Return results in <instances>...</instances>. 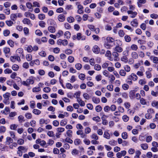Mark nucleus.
I'll list each match as a JSON object with an SVG mask.
<instances>
[{"label": "nucleus", "instance_id": "nucleus-33", "mask_svg": "<svg viewBox=\"0 0 158 158\" xmlns=\"http://www.w3.org/2000/svg\"><path fill=\"white\" fill-rule=\"evenodd\" d=\"M12 69L15 71H17L19 69V66L16 64H14L12 67Z\"/></svg>", "mask_w": 158, "mask_h": 158}, {"label": "nucleus", "instance_id": "nucleus-26", "mask_svg": "<svg viewBox=\"0 0 158 158\" xmlns=\"http://www.w3.org/2000/svg\"><path fill=\"white\" fill-rule=\"evenodd\" d=\"M26 48V50L28 52H31L33 51L32 47L31 45L27 46Z\"/></svg>", "mask_w": 158, "mask_h": 158}, {"label": "nucleus", "instance_id": "nucleus-64", "mask_svg": "<svg viewBox=\"0 0 158 158\" xmlns=\"http://www.w3.org/2000/svg\"><path fill=\"white\" fill-rule=\"evenodd\" d=\"M79 78L82 80H84L85 79V75L82 73H81L78 76Z\"/></svg>", "mask_w": 158, "mask_h": 158}, {"label": "nucleus", "instance_id": "nucleus-8", "mask_svg": "<svg viewBox=\"0 0 158 158\" xmlns=\"http://www.w3.org/2000/svg\"><path fill=\"white\" fill-rule=\"evenodd\" d=\"M140 70L141 71H139L137 72L136 74L138 76L140 77H142L143 75V72L144 71V69L143 67H141L140 68Z\"/></svg>", "mask_w": 158, "mask_h": 158}, {"label": "nucleus", "instance_id": "nucleus-61", "mask_svg": "<svg viewBox=\"0 0 158 158\" xmlns=\"http://www.w3.org/2000/svg\"><path fill=\"white\" fill-rule=\"evenodd\" d=\"M27 83L29 85L30 84H33L34 82V81L33 79L29 78L27 80Z\"/></svg>", "mask_w": 158, "mask_h": 158}, {"label": "nucleus", "instance_id": "nucleus-57", "mask_svg": "<svg viewBox=\"0 0 158 158\" xmlns=\"http://www.w3.org/2000/svg\"><path fill=\"white\" fill-rule=\"evenodd\" d=\"M81 141L80 139H75L74 141V144L76 145H78L81 143Z\"/></svg>", "mask_w": 158, "mask_h": 158}, {"label": "nucleus", "instance_id": "nucleus-11", "mask_svg": "<svg viewBox=\"0 0 158 158\" xmlns=\"http://www.w3.org/2000/svg\"><path fill=\"white\" fill-rule=\"evenodd\" d=\"M131 24L132 26L137 27L138 26V21L137 19H134L131 22Z\"/></svg>", "mask_w": 158, "mask_h": 158}, {"label": "nucleus", "instance_id": "nucleus-20", "mask_svg": "<svg viewBox=\"0 0 158 158\" xmlns=\"http://www.w3.org/2000/svg\"><path fill=\"white\" fill-rule=\"evenodd\" d=\"M23 22L24 24H27L28 25L31 24L30 20L27 18H25L23 19Z\"/></svg>", "mask_w": 158, "mask_h": 158}, {"label": "nucleus", "instance_id": "nucleus-34", "mask_svg": "<svg viewBox=\"0 0 158 158\" xmlns=\"http://www.w3.org/2000/svg\"><path fill=\"white\" fill-rule=\"evenodd\" d=\"M131 48L133 51H136L138 48L137 46L135 44H133L131 45Z\"/></svg>", "mask_w": 158, "mask_h": 158}, {"label": "nucleus", "instance_id": "nucleus-48", "mask_svg": "<svg viewBox=\"0 0 158 158\" xmlns=\"http://www.w3.org/2000/svg\"><path fill=\"white\" fill-rule=\"evenodd\" d=\"M7 43L10 47H13L14 46V42L12 40H8Z\"/></svg>", "mask_w": 158, "mask_h": 158}, {"label": "nucleus", "instance_id": "nucleus-2", "mask_svg": "<svg viewBox=\"0 0 158 158\" xmlns=\"http://www.w3.org/2000/svg\"><path fill=\"white\" fill-rule=\"evenodd\" d=\"M56 131L57 132L56 133V136L59 138L61 133L64 131V129L62 127H58L56 129Z\"/></svg>", "mask_w": 158, "mask_h": 158}, {"label": "nucleus", "instance_id": "nucleus-6", "mask_svg": "<svg viewBox=\"0 0 158 158\" xmlns=\"http://www.w3.org/2000/svg\"><path fill=\"white\" fill-rule=\"evenodd\" d=\"M127 13L128 15H130V17L132 18L135 17L137 14L136 12H133L132 10H128Z\"/></svg>", "mask_w": 158, "mask_h": 158}, {"label": "nucleus", "instance_id": "nucleus-37", "mask_svg": "<svg viewBox=\"0 0 158 158\" xmlns=\"http://www.w3.org/2000/svg\"><path fill=\"white\" fill-rule=\"evenodd\" d=\"M17 143L20 145H23L24 143V140L22 139L19 138L17 140Z\"/></svg>", "mask_w": 158, "mask_h": 158}, {"label": "nucleus", "instance_id": "nucleus-9", "mask_svg": "<svg viewBox=\"0 0 158 158\" xmlns=\"http://www.w3.org/2000/svg\"><path fill=\"white\" fill-rule=\"evenodd\" d=\"M57 19L58 21L60 22H64L65 19V17L63 14H60L58 15Z\"/></svg>", "mask_w": 158, "mask_h": 158}, {"label": "nucleus", "instance_id": "nucleus-46", "mask_svg": "<svg viewBox=\"0 0 158 158\" xmlns=\"http://www.w3.org/2000/svg\"><path fill=\"white\" fill-rule=\"evenodd\" d=\"M39 25L42 27L44 28L45 27L46 23L43 21H40L39 22Z\"/></svg>", "mask_w": 158, "mask_h": 158}, {"label": "nucleus", "instance_id": "nucleus-3", "mask_svg": "<svg viewBox=\"0 0 158 158\" xmlns=\"http://www.w3.org/2000/svg\"><path fill=\"white\" fill-rule=\"evenodd\" d=\"M10 60L13 62H15L16 60L19 62L21 61L20 58L18 56H11L10 58Z\"/></svg>", "mask_w": 158, "mask_h": 158}, {"label": "nucleus", "instance_id": "nucleus-59", "mask_svg": "<svg viewBox=\"0 0 158 158\" xmlns=\"http://www.w3.org/2000/svg\"><path fill=\"white\" fill-rule=\"evenodd\" d=\"M64 28L66 29H69L71 28L70 25L67 23H65L64 24Z\"/></svg>", "mask_w": 158, "mask_h": 158}, {"label": "nucleus", "instance_id": "nucleus-12", "mask_svg": "<svg viewBox=\"0 0 158 158\" xmlns=\"http://www.w3.org/2000/svg\"><path fill=\"white\" fill-rule=\"evenodd\" d=\"M135 91L134 90H131L129 92V97L131 99H133L135 98Z\"/></svg>", "mask_w": 158, "mask_h": 158}, {"label": "nucleus", "instance_id": "nucleus-32", "mask_svg": "<svg viewBox=\"0 0 158 158\" xmlns=\"http://www.w3.org/2000/svg\"><path fill=\"white\" fill-rule=\"evenodd\" d=\"M18 150H19L21 151H23L24 152H26L27 150V149L24 146H20L18 148Z\"/></svg>", "mask_w": 158, "mask_h": 158}, {"label": "nucleus", "instance_id": "nucleus-13", "mask_svg": "<svg viewBox=\"0 0 158 158\" xmlns=\"http://www.w3.org/2000/svg\"><path fill=\"white\" fill-rule=\"evenodd\" d=\"M103 137L107 139H109L110 138V134L108 131H106L104 132Z\"/></svg>", "mask_w": 158, "mask_h": 158}, {"label": "nucleus", "instance_id": "nucleus-25", "mask_svg": "<svg viewBox=\"0 0 158 158\" xmlns=\"http://www.w3.org/2000/svg\"><path fill=\"white\" fill-rule=\"evenodd\" d=\"M48 30L51 33H54L56 30L55 27L53 26H49L48 27Z\"/></svg>", "mask_w": 158, "mask_h": 158}, {"label": "nucleus", "instance_id": "nucleus-14", "mask_svg": "<svg viewBox=\"0 0 158 158\" xmlns=\"http://www.w3.org/2000/svg\"><path fill=\"white\" fill-rule=\"evenodd\" d=\"M146 0H138L137 4L138 6L139 7H142V4H144L146 3Z\"/></svg>", "mask_w": 158, "mask_h": 158}, {"label": "nucleus", "instance_id": "nucleus-23", "mask_svg": "<svg viewBox=\"0 0 158 158\" xmlns=\"http://www.w3.org/2000/svg\"><path fill=\"white\" fill-rule=\"evenodd\" d=\"M32 112L34 114L38 115L40 114L41 113V111L39 110L35 109L33 110Z\"/></svg>", "mask_w": 158, "mask_h": 158}, {"label": "nucleus", "instance_id": "nucleus-22", "mask_svg": "<svg viewBox=\"0 0 158 158\" xmlns=\"http://www.w3.org/2000/svg\"><path fill=\"white\" fill-rule=\"evenodd\" d=\"M18 144L16 142H13L11 144H10L9 146V148L11 149H13L14 148L16 147L17 146Z\"/></svg>", "mask_w": 158, "mask_h": 158}, {"label": "nucleus", "instance_id": "nucleus-63", "mask_svg": "<svg viewBox=\"0 0 158 158\" xmlns=\"http://www.w3.org/2000/svg\"><path fill=\"white\" fill-rule=\"evenodd\" d=\"M152 106L153 107H155L156 108L158 109V102L154 101L152 102Z\"/></svg>", "mask_w": 158, "mask_h": 158}, {"label": "nucleus", "instance_id": "nucleus-30", "mask_svg": "<svg viewBox=\"0 0 158 158\" xmlns=\"http://www.w3.org/2000/svg\"><path fill=\"white\" fill-rule=\"evenodd\" d=\"M119 74L122 76L124 77L126 75V72L124 69H121L119 72Z\"/></svg>", "mask_w": 158, "mask_h": 158}, {"label": "nucleus", "instance_id": "nucleus-42", "mask_svg": "<svg viewBox=\"0 0 158 158\" xmlns=\"http://www.w3.org/2000/svg\"><path fill=\"white\" fill-rule=\"evenodd\" d=\"M124 69L126 72H129L131 70V68L129 66L125 65L124 66Z\"/></svg>", "mask_w": 158, "mask_h": 158}, {"label": "nucleus", "instance_id": "nucleus-4", "mask_svg": "<svg viewBox=\"0 0 158 158\" xmlns=\"http://www.w3.org/2000/svg\"><path fill=\"white\" fill-rule=\"evenodd\" d=\"M127 79L128 80L132 79L133 81H135L138 79V77L135 73H132L128 77Z\"/></svg>", "mask_w": 158, "mask_h": 158}, {"label": "nucleus", "instance_id": "nucleus-28", "mask_svg": "<svg viewBox=\"0 0 158 158\" xmlns=\"http://www.w3.org/2000/svg\"><path fill=\"white\" fill-rule=\"evenodd\" d=\"M64 35L65 36V38H66V39H69L70 37L71 33L69 31H66L65 32L64 34Z\"/></svg>", "mask_w": 158, "mask_h": 158}, {"label": "nucleus", "instance_id": "nucleus-53", "mask_svg": "<svg viewBox=\"0 0 158 158\" xmlns=\"http://www.w3.org/2000/svg\"><path fill=\"white\" fill-rule=\"evenodd\" d=\"M102 110V108L100 105H98L95 107V110L97 112H100Z\"/></svg>", "mask_w": 158, "mask_h": 158}, {"label": "nucleus", "instance_id": "nucleus-7", "mask_svg": "<svg viewBox=\"0 0 158 158\" xmlns=\"http://www.w3.org/2000/svg\"><path fill=\"white\" fill-rule=\"evenodd\" d=\"M13 142V140L11 137L8 136L6 138V141L5 143L7 145H10V143H12Z\"/></svg>", "mask_w": 158, "mask_h": 158}, {"label": "nucleus", "instance_id": "nucleus-31", "mask_svg": "<svg viewBox=\"0 0 158 158\" xmlns=\"http://www.w3.org/2000/svg\"><path fill=\"white\" fill-rule=\"evenodd\" d=\"M26 58L27 61H29L32 60V56L31 54H27L26 56Z\"/></svg>", "mask_w": 158, "mask_h": 158}, {"label": "nucleus", "instance_id": "nucleus-60", "mask_svg": "<svg viewBox=\"0 0 158 158\" xmlns=\"http://www.w3.org/2000/svg\"><path fill=\"white\" fill-rule=\"evenodd\" d=\"M119 36L121 37H123L125 35V33L123 30H120L118 32Z\"/></svg>", "mask_w": 158, "mask_h": 158}, {"label": "nucleus", "instance_id": "nucleus-24", "mask_svg": "<svg viewBox=\"0 0 158 158\" xmlns=\"http://www.w3.org/2000/svg\"><path fill=\"white\" fill-rule=\"evenodd\" d=\"M90 137L93 140H97L98 139V136L97 135L95 134L94 133L92 134L91 136Z\"/></svg>", "mask_w": 158, "mask_h": 158}, {"label": "nucleus", "instance_id": "nucleus-41", "mask_svg": "<svg viewBox=\"0 0 158 158\" xmlns=\"http://www.w3.org/2000/svg\"><path fill=\"white\" fill-rule=\"evenodd\" d=\"M67 21L69 23H72L74 21V19L73 17L70 16L67 18Z\"/></svg>", "mask_w": 158, "mask_h": 158}, {"label": "nucleus", "instance_id": "nucleus-35", "mask_svg": "<svg viewBox=\"0 0 158 158\" xmlns=\"http://www.w3.org/2000/svg\"><path fill=\"white\" fill-rule=\"evenodd\" d=\"M24 118L23 116L22 115H20L18 116V119L19 123H22L24 121Z\"/></svg>", "mask_w": 158, "mask_h": 158}, {"label": "nucleus", "instance_id": "nucleus-50", "mask_svg": "<svg viewBox=\"0 0 158 158\" xmlns=\"http://www.w3.org/2000/svg\"><path fill=\"white\" fill-rule=\"evenodd\" d=\"M122 137L124 139H126L128 137L127 133L126 132L122 133Z\"/></svg>", "mask_w": 158, "mask_h": 158}, {"label": "nucleus", "instance_id": "nucleus-21", "mask_svg": "<svg viewBox=\"0 0 158 158\" xmlns=\"http://www.w3.org/2000/svg\"><path fill=\"white\" fill-rule=\"evenodd\" d=\"M140 146L144 150H147L148 148V145L147 143H142L140 144Z\"/></svg>", "mask_w": 158, "mask_h": 158}, {"label": "nucleus", "instance_id": "nucleus-55", "mask_svg": "<svg viewBox=\"0 0 158 158\" xmlns=\"http://www.w3.org/2000/svg\"><path fill=\"white\" fill-rule=\"evenodd\" d=\"M4 35L5 36H7L9 35L10 34V31L8 30H5L3 32Z\"/></svg>", "mask_w": 158, "mask_h": 158}, {"label": "nucleus", "instance_id": "nucleus-29", "mask_svg": "<svg viewBox=\"0 0 158 158\" xmlns=\"http://www.w3.org/2000/svg\"><path fill=\"white\" fill-rule=\"evenodd\" d=\"M109 143L111 146H115L117 144V142L114 139L110 140L109 142Z\"/></svg>", "mask_w": 158, "mask_h": 158}, {"label": "nucleus", "instance_id": "nucleus-62", "mask_svg": "<svg viewBox=\"0 0 158 158\" xmlns=\"http://www.w3.org/2000/svg\"><path fill=\"white\" fill-rule=\"evenodd\" d=\"M83 97L86 100H89L90 98V96L87 93H85L83 94Z\"/></svg>", "mask_w": 158, "mask_h": 158}, {"label": "nucleus", "instance_id": "nucleus-52", "mask_svg": "<svg viewBox=\"0 0 158 158\" xmlns=\"http://www.w3.org/2000/svg\"><path fill=\"white\" fill-rule=\"evenodd\" d=\"M67 123V120L64 119L62 120L60 122V125L62 126H64Z\"/></svg>", "mask_w": 158, "mask_h": 158}, {"label": "nucleus", "instance_id": "nucleus-39", "mask_svg": "<svg viewBox=\"0 0 158 158\" xmlns=\"http://www.w3.org/2000/svg\"><path fill=\"white\" fill-rule=\"evenodd\" d=\"M48 22L49 24L51 25H56V22L52 19H49L48 21Z\"/></svg>", "mask_w": 158, "mask_h": 158}, {"label": "nucleus", "instance_id": "nucleus-40", "mask_svg": "<svg viewBox=\"0 0 158 158\" xmlns=\"http://www.w3.org/2000/svg\"><path fill=\"white\" fill-rule=\"evenodd\" d=\"M135 155L134 158H139V156L141 154V152L139 150L136 151L135 152Z\"/></svg>", "mask_w": 158, "mask_h": 158}, {"label": "nucleus", "instance_id": "nucleus-43", "mask_svg": "<svg viewBox=\"0 0 158 158\" xmlns=\"http://www.w3.org/2000/svg\"><path fill=\"white\" fill-rule=\"evenodd\" d=\"M25 116L26 118L29 119L31 118L32 117V114L30 113H26L25 114Z\"/></svg>", "mask_w": 158, "mask_h": 158}, {"label": "nucleus", "instance_id": "nucleus-44", "mask_svg": "<svg viewBox=\"0 0 158 158\" xmlns=\"http://www.w3.org/2000/svg\"><path fill=\"white\" fill-rule=\"evenodd\" d=\"M23 31L24 34L26 35H29V29L26 27H25L23 29Z\"/></svg>", "mask_w": 158, "mask_h": 158}, {"label": "nucleus", "instance_id": "nucleus-1", "mask_svg": "<svg viewBox=\"0 0 158 158\" xmlns=\"http://www.w3.org/2000/svg\"><path fill=\"white\" fill-rule=\"evenodd\" d=\"M73 39L74 40H85L86 39V36L82 35L80 33H77L76 35H74L73 36Z\"/></svg>", "mask_w": 158, "mask_h": 158}, {"label": "nucleus", "instance_id": "nucleus-49", "mask_svg": "<svg viewBox=\"0 0 158 158\" xmlns=\"http://www.w3.org/2000/svg\"><path fill=\"white\" fill-rule=\"evenodd\" d=\"M110 78V82L113 81L115 79V77L113 75L110 74L108 77Z\"/></svg>", "mask_w": 158, "mask_h": 158}, {"label": "nucleus", "instance_id": "nucleus-10", "mask_svg": "<svg viewBox=\"0 0 158 158\" xmlns=\"http://www.w3.org/2000/svg\"><path fill=\"white\" fill-rule=\"evenodd\" d=\"M93 52L96 54H98L100 52V48L97 45H94L92 48Z\"/></svg>", "mask_w": 158, "mask_h": 158}, {"label": "nucleus", "instance_id": "nucleus-56", "mask_svg": "<svg viewBox=\"0 0 158 158\" xmlns=\"http://www.w3.org/2000/svg\"><path fill=\"white\" fill-rule=\"evenodd\" d=\"M139 83L140 85H143L146 84V82L145 79H141L139 81Z\"/></svg>", "mask_w": 158, "mask_h": 158}, {"label": "nucleus", "instance_id": "nucleus-51", "mask_svg": "<svg viewBox=\"0 0 158 158\" xmlns=\"http://www.w3.org/2000/svg\"><path fill=\"white\" fill-rule=\"evenodd\" d=\"M146 77L148 78H150L152 77V74L150 71H147L146 73Z\"/></svg>", "mask_w": 158, "mask_h": 158}, {"label": "nucleus", "instance_id": "nucleus-54", "mask_svg": "<svg viewBox=\"0 0 158 158\" xmlns=\"http://www.w3.org/2000/svg\"><path fill=\"white\" fill-rule=\"evenodd\" d=\"M121 60L122 61L125 62L127 63L128 61V58L126 56H123L121 58Z\"/></svg>", "mask_w": 158, "mask_h": 158}, {"label": "nucleus", "instance_id": "nucleus-16", "mask_svg": "<svg viewBox=\"0 0 158 158\" xmlns=\"http://www.w3.org/2000/svg\"><path fill=\"white\" fill-rule=\"evenodd\" d=\"M140 103L143 105H147L148 103V102H147L146 100L143 98H142L140 100Z\"/></svg>", "mask_w": 158, "mask_h": 158}, {"label": "nucleus", "instance_id": "nucleus-5", "mask_svg": "<svg viewBox=\"0 0 158 158\" xmlns=\"http://www.w3.org/2000/svg\"><path fill=\"white\" fill-rule=\"evenodd\" d=\"M77 134L78 135H80L81 138H85L86 137V135L83 132L82 130H78L77 131Z\"/></svg>", "mask_w": 158, "mask_h": 158}, {"label": "nucleus", "instance_id": "nucleus-19", "mask_svg": "<svg viewBox=\"0 0 158 158\" xmlns=\"http://www.w3.org/2000/svg\"><path fill=\"white\" fill-rule=\"evenodd\" d=\"M92 101L95 104H98L100 102V99L99 98L93 97L92 98Z\"/></svg>", "mask_w": 158, "mask_h": 158}, {"label": "nucleus", "instance_id": "nucleus-38", "mask_svg": "<svg viewBox=\"0 0 158 158\" xmlns=\"http://www.w3.org/2000/svg\"><path fill=\"white\" fill-rule=\"evenodd\" d=\"M6 130V127L3 126L0 127V133H4Z\"/></svg>", "mask_w": 158, "mask_h": 158}, {"label": "nucleus", "instance_id": "nucleus-58", "mask_svg": "<svg viewBox=\"0 0 158 158\" xmlns=\"http://www.w3.org/2000/svg\"><path fill=\"white\" fill-rule=\"evenodd\" d=\"M107 89L110 91H112L113 90V85H108L106 87Z\"/></svg>", "mask_w": 158, "mask_h": 158}, {"label": "nucleus", "instance_id": "nucleus-15", "mask_svg": "<svg viewBox=\"0 0 158 158\" xmlns=\"http://www.w3.org/2000/svg\"><path fill=\"white\" fill-rule=\"evenodd\" d=\"M3 51L4 52L6 56L7 57H8L7 56V54H8L10 52V49L9 48L5 47L3 48Z\"/></svg>", "mask_w": 158, "mask_h": 158}, {"label": "nucleus", "instance_id": "nucleus-17", "mask_svg": "<svg viewBox=\"0 0 158 158\" xmlns=\"http://www.w3.org/2000/svg\"><path fill=\"white\" fill-rule=\"evenodd\" d=\"M131 57L134 59H137L139 57V56L137 53L135 52H133L131 53Z\"/></svg>", "mask_w": 158, "mask_h": 158}, {"label": "nucleus", "instance_id": "nucleus-18", "mask_svg": "<svg viewBox=\"0 0 158 158\" xmlns=\"http://www.w3.org/2000/svg\"><path fill=\"white\" fill-rule=\"evenodd\" d=\"M114 51L117 52H121L123 51V49L120 46H116L114 48Z\"/></svg>", "mask_w": 158, "mask_h": 158}, {"label": "nucleus", "instance_id": "nucleus-45", "mask_svg": "<svg viewBox=\"0 0 158 158\" xmlns=\"http://www.w3.org/2000/svg\"><path fill=\"white\" fill-rule=\"evenodd\" d=\"M112 55L114 57V60H117V58L119 56V54L117 52H113L112 53Z\"/></svg>", "mask_w": 158, "mask_h": 158}, {"label": "nucleus", "instance_id": "nucleus-36", "mask_svg": "<svg viewBox=\"0 0 158 158\" xmlns=\"http://www.w3.org/2000/svg\"><path fill=\"white\" fill-rule=\"evenodd\" d=\"M152 58V60L153 62L156 64H157L158 63V57H156V56H151L150 57V58Z\"/></svg>", "mask_w": 158, "mask_h": 158}, {"label": "nucleus", "instance_id": "nucleus-27", "mask_svg": "<svg viewBox=\"0 0 158 158\" xmlns=\"http://www.w3.org/2000/svg\"><path fill=\"white\" fill-rule=\"evenodd\" d=\"M63 34L64 32L63 31L61 30H59L56 34L57 38H59L60 36H62L63 35Z\"/></svg>", "mask_w": 158, "mask_h": 158}, {"label": "nucleus", "instance_id": "nucleus-47", "mask_svg": "<svg viewBox=\"0 0 158 158\" xmlns=\"http://www.w3.org/2000/svg\"><path fill=\"white\" fill-rule=\"evenodd\" d=\"M124 39L125 41L127 42H130L131 40V37L127 35H126L125 36Z\"/></svg>", "mask_w": 158, "mask_h": 158}]
</instances>
